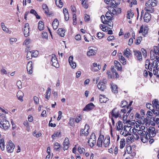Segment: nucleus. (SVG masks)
<instances>
[{
  "label": "nucleus",
  "mask_w": 159,
  "mask_h": 159,
  "mask_svg": "<svg viewBox=\"0 0 159 159\" xmlns=\"http://www.w3.org/2000/svg\"><path fill=\"white\" fill-rule=\"evenodd\" d=\"M10 126V124L8 121L5 119H0V127L5 130L7 129Z\"/></svg>",
  "instance_id": "obj_1"
},
{
  "label": "nucleus",
  "mask_w": 159,
  "mask_h": 159,
  "mask_svg": "<svg viewBox=\"0 0 159 159\" xmlns=\"http://www.w3.org/2000/svg\"><path fill=\"white\" fill-rule=\"evenodd\" d=\"M158 55L159 56V48L158 46H154L153 49L151 51L150 58L152 60H153L156 56H155Z\"/></svg>",
  "instance_id": "obj_2"
},
{
  "label": "nucleus",
  "mask_w": 159,
  "mask_h": 159,
  "mask_svg": "<svg viewBox=\"0 0 159 159\" xmlns=\"http://www.w3.org/2000/svg\"><path fill=\"white\" fill-rule=\"evenodd\" d=\"M107 80L106 79H103L100 80L98 84V87L99 89L102 91H103L106 88V84Z\"/></svg>",
  "instance_id": "obj_3"
},
{
  "label": "nucleus",
  "mask_w": 159,
  "mask_h": 159,
  "mask_svg": "<svg viewBox=\"0 0 159 159\" xmlns=\"http://www.w3.org/2000/svg\"><path fill=\"white\" fill-rule=\"evenodd\" d=\"M147 134L148 135V137L153 138L156 135V132L155 131V129L153 127H149L148 129L146 128Z\"/></svg>",
  "instance_id": "obj_4"
},
{
  "label": "nucleus",
  "mask_w": 159,
  "mask_h": 159,
  "mask_svg": "<svg viewBox=\"0 0 159 159\" xmlns=\"http://www.w3.org/2000/svg\"><path fill=\"white\" fill-rule=\"evenodd\" d=\"M88 142L91 147H93L94 144L96 143L95 135L94 133H92Z\"/></svg>",
  "instance_id": "obj_5"
},
{
  "label": "nucleus",
  "mask_w": 159,
  "mask_h": 159,
  "mask_svg": "<svg viewBox=\"0 0 159 159\" xmlns=\"http://www.w3.org/2000/svg\"><path fill=\"white\" fill-rule=\"evenodd\" d=\"M15 146L12 142L11 140H10L8 142V143L7 146V150L9 153H12L13 152Z\"/></svg>",
  "instance_id": "obj_6"
},
{
  "label": "nucleus",
  "mask_w": 159,
  "mask_h": 159,
  "mask_svg": "<svg viewBox=\"0 0 159 159\" xmlns=\"http://www.w3.org/2000/svg\"><path fill=\"white\" fill-rule=\"evenodd\" d=\"M51 61L52 62V66L56 68H58L59 66L58 62L56 56L55 54H52V55Z\"/></svg>",
  "instance_id": "obj_7"
},
{
  "label": "nucleus",
  "mask_w": 159,
  "mask_h": 159,
  "mask_svg": "<svg viewBox=\"0 0 159 159\" xmlns=\"http://www.w3.org/2000/svg\"><path fill=\"white\" fill-rule=\"evenodd\" d=\"M111 117L117 118L119 117H120L121 115L120 114L119 111L116 108H114L111 112Z\"/></svg>",
  "instance_id": "obj_8"
},
{
  "label": "nucleus",
  "mask_w": 159,
  "mask_h": 159,
  "mask_svg": "<svg viewBox=\"0 0 159 159\" xmlns=\"http://www.w3.org/2000/svg\"><path fill=\"white\" fill-rule=\"evenodd\" d=\"M89 127L88 125L87 124L85 125V128L84 129H81L80 131V135L81 136H83L84 135L87 136L88 134V130Z\"/></svg>",
  "instance_id": "obj_9"
},
{
  "label": "nucleus",
  "mask_w": 159,
  "mask_h": 159,
  "mask_svg": "<svg viewBox=\"0 0 159 159\" xmlns=\"http://www.w3.org/2000/svg\"><path fill=\"white\" fill-rule=\"evenodd\" d=\"M32 65V62L31 61H30L27 64L26 69L28 74H31L33 73Z\"/></svg>",
  "instance_id": "obj_10"
},
{
  "label": "nucleus",
  "mask_w": 159,
  "mask_h": 159,
  "mask_svg": "<svg viewBox=\"0 0 159 159\" xmlns=\"http://www.w3.org/2000/svg\"><path fill=\"white\" fill-rule=\"evenodd\" d=\"M95 107V105L92 103H90L87 105L84 108L83 110L84 111H90L92 110Z\"/></svg>",
  "instance_id": "obj_11"
},
{
  "label": "nucleus",
  "mask_w": 159,
  "mask_h": 159,
  "mask_svg": "<svg viewBox=\"0 0 159 159\" xmlns=\"http://www.w3.org/2000/svg\"><path fill=\"white\" fill-rule=\"evenodd\" d=\"M146 64L145 65V68L146 69H148L150 71L152 70V68H154V66L152 63H150L148 60H146Z\"/></svg>",
  "instance_id": "obj_12"
},
{
  "label": "nucleus",
  "mask_w": 159,
  "mask_h": 159,
  "mask_svg": "<svg viewBox=\"0 0 159 159\" xmlns=\"http://www.w3.org/2000/svg\"><path fill=\"white\" fill-rule=\"evenodd\" d=\"M157 3L156 0H149L146 3L145 5L146 6H151L153 7L155 6Z\"/></svg>",
  "instance_id": "obj_13"
},
{
  "label": "nucleus",
  "mask_w": 159,
  "mask_h": 159,
  "mask_svg": "<svg viewBox=\"0 0 159 159\" xmlns=\"http://www.w3.org/2000/svg\"><path fill=\"white\" fill-rule=\"evenodd\" d=\"M144 132L145 134L143 135H142V136H140V138L141 141L143 143H145L148 141V134L146 133V131L144 130Z\"/></svg>",
  "instance_id": "obj_14"
},
{
  "label": "nucleus",
  "mask_w": 159,
  "mask_h": 159,
  "mask_svg": "<svg viewBox=\"0 0 159 159\" xmlns=\"http://www.w3.org/2000/svg\"><path fill=\"white\" fill-rule=\"evenodd\" d=\"M151 19V15L148 12H146L145 13L143 17L144 21L148 22Z\"/></svg>",
  "instance_id": "obj_15"
},
{
  "label": "nucleus",
  "mask_w": 159,
  "mask_h": 159,
  "mask_svg": "<svg viewBox=\"0 0 159 159\" xmlns=\"http://www.w3.org/2000/svg\"><path fill=\"white\" fill-rule=\"evenodd\" d=\"M134 52L137 59L139 60H142V57L141 52L139 51H134Z\"/></svg>",
  "instance_id": "obj_16"
},
{
  "label": "nucleus",
  "mask_w": 159,
  "mask_h": 159,
  "mask_svg": "<svg viewBox=\"0 0 159 159\" xmlns=\"http://www.w3.org/2000/svg\"><path fill=\"white\" fill-rule=\"evenodd\" d=\"M156 59L157 60L153 61L152 63L154 68L157 69L159 68V58L157 56H156Z\"/></svg>",
  "instance_id": "obj_17"
},
{
  "label": "nucleus",
  "mask_w": 159,
  "mask_h": 159,
  "mask_svg": "<svg viewBox=\"0 0 159 159\" xmlns=\"http://www.w3.org/2000/svg\"><path fill=\"white\" fill-rule=\"evenodd\" d=\"M69 144L68 138H65L64 141L63 143L64 146V150L67 149L69 147Z\"/></svg>",
  "instance_id": "obj_18"
},
{
  "label": "nucleus",
  "mask_w": 159,
  "mask_h": 159,
  "mask_svg": "<svg viewBox=\"0 0 159 159\" xmlns=\"http://www.w3.org/2000/svg\"><path fill=\"white\" fill-rule=\"evenodd\" d=\"M116 130L120 131L121 130H123V125L122 122L119 120L116 124Z\"/></svg>",
  "instance_id": "obj_19"
},
{
  "label": "nucleus",
  "mask_w": 159,
  "mask_h": 159,
  "mask_svg": "<svg viewBox=\"0 0 159 159\" xmlns=\"http://www.w3.org/2000/svg\"><path fill=\"white\" fill-rule=\"evenodd\" d=\"M108 100V98L104 95H100L99 101L101 103H106Z\"/></svg>",
  "instance_id": "obj_20"
},
{
  "label": "nucleus",
  "mask_w": 159,
  "mask_h": 159,
  "mask_svg": "<svg viewBox=\"0 0 159 159\" xmlns=\"http://www.w3.org/2000/svg\"><path fill=\"white\" fill-rule=\"evenodd\" d=\"M104 139L103 136L100 135L98 139L97 142V146L99 147H102V141Z\"/></svg>",
  "instance_id": "obj_21"
},
{
  "label": "nucleus",
  "mask_w": 159,
  "mask_h": 159,
  "mask_svg": "<svg viewBox=\"0 0 159 159\" xmlns=\"http://www.w3.org/2000/svg\"><path fill=\"white\" fill-rule=\"evenodd\" d=\"M103 143L105 147L108 146L110 143V138L109 136H107L105 138Z\"/></svg>",
  "instance_id": "obj_22"
},
{
  "label": "nucleus",
  "mask_w": 159,
  "mask_h": 159,
  "mask_svg": "<svg viewBox=\"0 0 159 159\" xmlns=\"http://www.w3.org/2000/svg\"><path fill=\"white\" fill-rule=\"evenodd\" d=\"M112 91L114 93H118V87L117 85L114 84H111Z\"/></svg>",
  "instance_id": "obj_23"
},
{
  "label": "nucleus",
  "mask_w": 159,
  "mask_h": 159,
  "mask_svg": "<svg viewBox=\"0 0 159 159\" xmlns=\"http://www.w3.org/2000/svg\"><path fill=\"white\" fill-rule=\"evenodd\" d=\"M57 32L61 37H64L65 36V30L64 29H59L57 30Z\"/></svg>",
  "instance_id": "obj_24"
},
{
  "label": "nucleus",
  "mask_w": 159,
  "mask_h": 159,
  "mask_svg": "<svg viewBox=\"0 0 159 159\" xmlns=\"http://www.w3.org/2000/svg\"><path fill=\"white\" fill-rule=\"evenodd\" d=\"M24 93L21 91H18L17 94V97L18 99L20 101H23V97Z\"/></svg>",
  "instance_id": "obj_25"
},
{
  "label": "nucleus",
  "mask_w": 159,
  "mask_h": 159,
  "mask_svg": "<svg viewBox=\"0 0 159 159\" xmlns=\"http://www.w3.org/2000/svg\"><path fill=\"white\" fill-rule=\"evenodd\" d=\"M52 24L53 29L54 30H56L57 29L59 25L58 21L57 20V19H55L53 21L52 23Z\"/></svg>",
  "instance_id": "obj_26"
},
{
  "label": "nucleus",
  "mask_w": 159,
  "mask_h": 159,
  "mask_svg": "<svg viewBox=\"0 0 159 159\" xmlns=\"http://www.w3.org/2000/svg\"><path fill=\"white\" fill-rule=\"evenodd\" d=\"M130 52L131 51L130 49L128 48H127L124 51V55L125 56L127 57L128 58L129 57V56L131 55Z\"/></svg>",
  "instance_id": "obj_27"
},
{
  "label": "nucleus",
  "mask_w": 159,
  "mask_h": 159,
  "mask_svg": "<svg viewBox=\"0 0 159 159\" xmlns=\"http://www.w3.org/2000/svg\"><path fill=\"white\" fill-rule=\"evenodd\" d=\"M38 28L40 30H42L44 29V25L43 22L40 20L38 23Z\"/></svg>",
  "instance_id": "obj_28"
},
{
  "label": "nucleus",
  "mask_w": 159,
  "mask_h": 159,
  "mask_svg": "<svg viewBox=\"0 0 159 159\" xmlns=\"http://www.w3.org/2000/svg\"><path fill=\"white\" fill-rule=\"evenodd\" d=\"M151 120V121H155L157 124L159 123V116L155 115V117H152L151 118L150 120Z\"/></svg>",
  "instance_id": "obj_29"
},
{
  "label": "nucleus",
  "mask_w": 159,
  "mask_h": 159,
  "mask_svg": "<svg viewBox=\"0 0 159 159\" xmlns=\"http://www.w3.org/2000/svg\"><path fill=\"white\" fill-rule=\"evenodd\" d=\"M0 147L2 151L4 149L5 144L4 142V139L2 138L0 140Z\"/></svg>",
  "instance_id": "obj_30"
},
{
  "label": "nucleus",
  "mask_w": 159,
  "mask_h": 159,
  "mask_svg": "<svg viewBox=\"0 0 159 159\" xmlns=\"http://www.w3.org/2000/svg\"><path fill=\"white\" fill-rule=\"evenodd\" d=\"M1 25L2 30L4 31L7 33H8L9 32L8 29L5 25V24L4 23L2 22L1 24Z\"/></svg>",
  "instance_id": "obj_31"
},
{
  "label": "nucleus",
  "mask_w": 159,
  "mask_h": 159,
  "mask_svg": "<svg viewBox=\"0 0 159 159\" xmlns=\"http://www.w3.org/2000/svg\"><path fill=\"white\" fill-rule=\"evenodd\" d=\"M61 132L60 130H58L55 132L54 134L52 135V138L53 139H55V137H57L61 134Z\"/></svg>",
  "instance_id": "obj_32"
},
{
  "label": "nucleus",
  "mask_w": 159,
  "mask_h": 159,
  "mask_svg": "<svg viewBox=\"0 0 159 159\" xmlns=\"http://www.w3.org/2000/svg\"><path fill=\"white\" fill-rule=\"evenodd\" d=\"M96 54L95 51L93 49H91L87 52V55L88 56H90L95 55Z\"/></svg>",
  "instance_id": "obj_33"
},
{
  "label": "nucleus",
  "mask_w": 159,
  "mask_h": 159,
  "mask_svg": "<svg viewBox=\"0 0 159 159\" xmlns=\"http://www.w3.org/2000/svg\"><path fill=\"white\" fill-rule=\"evenodd\" d=\"M145 9L146 11L150 13H152L154 11V8L151 7H148V6H146V7H145Z\"/></svg>",
  "instance_id": "obj_34"
},
{
  "label": "nucleus",
  "mask_w": 159,
  "mask_h": 159,
  "mask_svg": "<svg viewBox=\"0 0 159 159\" xmlns=\"http://www.w3.org/2000/svg\"><path fill=\"white\" fill-rule=\"evenodd\" d=\"M120 148H123L125 146V139H121L120 142Z\"/></svg>",
  "instance_id": "obj_35"
},
{
  "label": "nucleus",
  "mask_w": 159,
  "mask_h": 159,
  "mask_svg": "<svg viewBox=\"0 0 159 159\" xmlns=\"http://www.w3.org/2000/svg\"><path fill=\"white\" fill-rule=\"evenodd\" d=\"M61 148L60 144L57 142L55 143L54 144V149L57 151H59Z\"/></svg>",
  "instance_id": "obj_36"
},
{
  "label": "nucleus",
  "mask_w": 159,
  "mask_h": 159,
  "mask_svg": "<svg viewBox=\"0 0 159 159\" xmlns=\"http://www.w3.org/2000/svg\"><path fill=\"white\" fill-rule=\"evenodd\" d=\"M127 151L128 154H130L132 152V148L130 146H128L126 147V150H125V152Z\"/></svg>",
  "instance_id": "obj_37"
},
{
  "label": "nucleus",
  "mask_w": 159,
  "mask_h": 159,
  "mask_svg": "<svg viewBox=\"0 0 159 159\" xmlns=\"http://www.w3.org/2000/svg\"><path fill=\"white\" fill-rule=\"evenodd\" d=\"M120 61L123 64L125 65L126 64V60L124 57L121 56V57H120Z\"/></svg>",
  "instance_id": "obj_38"
},
{
  "label": "nucleus",
  "mask_w": 159,
  "mask_h": 159,
  "mask_svg": "<svg viewBox=\"0 0 159 159\" xmlns=\"http://www.w3.org/2000/svg\"><path fill=\"white\" fill-rule=\"evenodd\" d=\"M110 15H111V14L108 11H107L106 14V15H105L106 17V18H107V19L108 20H112V18L110 16Z\"/></svg>",
  "instance_id": "obj_39"
},
{
  "label": "nucleus",
  "mask_w": 159,
  "mask_h": 159,
  "mask_svg": "<svg viewBox=\"0 0 159 159\" xmlns=\"http://www.w3.org/2000/svg\"><path fill=\"white\" fill-rule=\"evenodd\" d=\"M32 57H36L38 56L39 52L37 51H32Z\"/></svg>",
  "instance_id": "obj_40"
},
{
  "label": "nucleus",
  "mask_w": 159,
  "mask_h": 159,
  "mask_svg": "<svg viewBox=\"0 0 159 159\" xmlns=\"http://www.w3.org/2000/svg\"><path fill=\"white\" fill-rule=\"evenodd\" d=\"M134 13L133 12H131V11H128L127 12V18L129 19H130V17L131 18L133 17Z\"/></svg>",
  "instance_id": "obj_41"
},
{
  "label": "nucleus",
  "mask_w": 159,
  "mask_h": 159,
  "mask_svg": "<svg viewBox=\"0 0 159 159\" xmlns=\"http://www.w3.org/2000/svg\"><path fill=\"white\" fill-rule=\"evenodd\" d=\"M127 105V102L125 101H122L120 103V106L121 108L125 107Z\"/></svg>",
  "instance_id": "obj_42"
},
{
  "label": "nucleus",
  "mask_w": 159,
  "mask_h": 159,
  "mask_svg": "<svg viewBox=\"0 0 159 159\" xmlns=\"http://www.w3.org/2000/svg\"><path fill=\"white\" fill-rule=\"evenodd\" d=\"M27 59L28 60L31 59L32 57V52L30 51H28L27 52Z\"/></svg>",
  "instance_id": "obj_43"
},
{
  "label": "nucleus",
  "mask_w": 159,
  "mask_h": 159,
  "mask_svg": "<svg viewBox=\"0 0 159 159\" xmlns=\"http://www.w3.org/2000/svg\"><path fill=\"white\" fill-rule=\"evenodd\" d=\"M120 134L124 136L125 137L129 135H130L131 134L129 132H125L124 130L123 131H121L120 132Z\"/></svg>",
  "instance_id": "obj_44"
},
{
  "label": "nucleus",
  "mask_w": 159,
  "mask_h": 159,
  "mask_svg": "<svg viewBox=\"0 0 159 159\" xmlns=\"http://www.w3.org/2000/svg\"><path fill=\"white\" fill-rule=\"evenodd\" d=\"M97 68V64L96 63H94L93 64V66H91V70L94 71V70H95L96 68Z\"/></svg>",
  "instance_id": "obj_45"
},
{
  "label": "nucleus",
  "mask_w": 159,
  "mask_h": 159,
  "mask_svg": "<svg viewBox=\"0 0 159 159\" xmlns=\"http://www.w3.org/2000/svg\"><path fill=\"white\" fill-rule=\"evenodd\" d=\"M73 24L74 25H75L76 24V20H77V19H76V14H73Z\"/></svg>",
  "instance_id": "obj_46"
},
{
  "label": "nucleus",
  "mask_w": 159,
  "mask_h": 159,
  "mask_svg": "<svg viewBox=\"0 0 159 159\" xmlns=\"http://www.w3.org/2000/svg\"><path fill=\"white\" fill-rule=\"evenodd\" d=\"M158 69H154L153 70V73L154 75H156L157 76H159V70H158Z\"/></svg>",
  "instance_id": "obj_47"
},
{
  "label": "nucleus",
  "mask_w": 159,
  "mask_h": 159,
  "mask_svg": "<svg viewBox=\"0 0 159 159\" xmlns=\"http://www.w3.org/2000/svg\"><path fill=\"white\" fill-rule=\"evenodd\" d=\"M97 35L98 38L99 39H102L104 36V34L103 33H101L100 32L98 33Z\"/></svg>",
  "instance_id": "obj_48"
},
{
  "label": "nucleus",
  "mask_w": 159,
  "mask_h": 159,
  "mask_svg": "<svg viewBox=\"0 0 159 159\" xmlns=\"http://www.w3.org/2000/svg\"><path fill=\"white\" fill-rule=\"evenodd\" d=\"M101 20L103 24H106L107 22V20H105V17L104 16H103V15L101 17Z\"/></svg>",
  "instance_id": "obj_49"
},
{
  "label": "nucleus",
  "mask_w": 159,
  "mask_h": 159,
  "mask_svg": "<svg viewBox=\"0 0 159 159\" xmlns=\"http://www.w3.org/2000/svg\"><path fill=\"white\" fill-rule=\"evenodd\" d=\"M130 128H129V127L128 126H126L125 125L123 127V130L125 131V132H129V131L130 130Z\"/></svg>",
  "instance_id": "obj_50"
},
{
  "label": "nucleus",
  "mask_w": 159,
  "mask_h": 159,
  "mask_svg": "<svg viewBox=\"0 0 159 159\" xmlns=\"http://www.w3.org/2000/svg\"><path fill=\"white\" fill-rule=\"evenodd\" d=\"M116 68L119 71H121L122 70V68L121 67L120 64H118L116 65H115Z\"/></svg>",
  "instance_id": "obj_51"
},
{
  "label": "nucleus",
  "mask_w": 159,
  "mask_h": 159,
  "mask_svg": "<svg viewBox=\"0 0 159 159\" xmlns=\"http://www.w3.org/2000/svg\"><path fill=\"white\" fill-rule=\"evenodd\" d=\"M17 85L19 89H20L22 88V84L20 80L18 81L17 83Z\"/></svg>",
  "instance_id": "obj_52"
},
{
  "label": "nucleus",
  "mask_w": 159,
  "mask_h": 159,
  "mask_svg": "<svg viewBox=\"0 0 159 159\" xmlns=\"http://www.w3.org/2000/svg\"><path fill=\"white\" fill-rule=\"evenodd\" d=\"M112 78H117L119 77V75L116 72H113V73H112Z\"/></svg>",
  "instance_id": "obj_53"
},
{
  "label": "nucleus",
  "mask_w": 159,
  "mask_h": 159,
  "mask_svg": "<svg viewBox=\"0 0 159 159\" xmlns=\"http://www.w3.org/2000/svg\"><path fill=\"white\" fill-rule=\"evenodd\" d=\"M146 107L147 108L152 111V109L151 107H153V106L151 104L147 103L146 104Z\"/></svg>",
  "instance_id": "obj_54"
},
{
  "label": "nucleus",
  "mask_w": 159,
  "mask_h": 159,
  "mask_svg": "<svg viewBox=\"0 0 159 159\" xmlns=\"http://www.w3.org/2000/svg\"><path fill=\"white\" fill-rule=\"evenodd\" d=\"M42 37L43 38H48V35L47 33L46 32L43 33L42 35Z\"/></svg>",
  "instance_id": "obj_55"
},
{
  "label": "nucleus",
  "mask_w": 159,
  "mask_h": 159,
  "mask_svg": "<svg viewBox=\"0 0 159 159\" xmlns=\"http://www.w3.org/2000/svg\"><path fill=\"white\" fill-rule=\"evenodd\" d=\"M1 72L2 74H5V75H8L9 74V72H7L6 70L4 69H2L1 70Z\"/></svg>",
  "instance_id": "obj_56"
},
{
  "label": "nucleus",
  "mask_w": 159,
  "mask_h": 159,
  "mask_svg": "<svg viewBox=\"0 0 159 159\" xmlns=\"http://www.w3.org/2000/svg\"><path fill=\"white\" fill-rule=\"evenodd\" d=\"M24 35L25 37H27L29 35L30 32L29 30H27V31L25 30H24Z\"/></svg>",
  "instance_id": "obj_57"
},
{
  "label": "nucleus",
  "mask_w": 159,
  "mask_h": 159,
  "mask_svg": "<svg viewBox=\"0 0 159 159\" xmlns=\"http://www.w3.org/2000/svg\"><path fill=\"white\" fill-rule=\"evenodd\" d=\"M137 133L138 134L140 135V136H142V135H143V134H145L144 130L143 131L141 130H138Z\"/></svg>",
  "instance_id": "obj_58"
},
{
  "label": "nucleus",
  "mask_w": 159,
  "mask_h": 159,
  "mask_svg": "<svg viewBox=\"0 0 159 159\" xmlns=\"http://www.w3.org/2000/svg\"><path fill=\"white\" fill-rule=\"evenodd\" d=\"M29 25L28 23H27L25 24L24 30H29Z\"/></svg>",
  "instance_id": "obj_59"
},
{
  "label": "nucleus",
  "mask_w": 159,
  "mask_h": 159,
  "mask_svg": "<svg viewBox=\"0 0 159 159\" xmlns=\"http://www.w3.org/2000/svg\"><path fill=\"white\" fill-rule=\"evenodd\" d=\"M141 39V37H139L138 38L136 39V42H135L136 44H139L140 43Z\"/></svg>",
  "instance_id": "obj_60"
},
{
  "label": "nucleus",
  "mask_w": 159,
  "mask_h": 159,
  "mask_svg": "<svg viewBox=\"0 0 159 159\" xmlns=\"http://www.w3.org/2000/svg\"><path fill=\"white\" fill-rule=\"evenodd\" d=\"M70 64L73 68H75L76 67V64L75 62L73 61L70 63Z\"/></svg>",
  "instance_id": "obj_61"
},
{
  "label": "nucleus",
  "mask_w": 159,
  "mask_h": 159,
  "mask_svg": "<svg viewBox=\"0 0 159 159\" xmlns=\"http://www.w3.org/2000/svg\"><path fill=\"white\" fill-rule=\"evenodd\" d=\"M81 118L80 116H78L75 118V122L77 123H79L81 121Z\"/></svg>",
  "instance_id": "obj_62"
},
{
  "label": "nucleus",
  "mask_w": 159,
  "mask_h": 159,
  "mask_svg": "<svg viewBox=\"0 0 159 159\" xmlns=\"http://www.w3.org/2000/svg\"><path fill=\"white\" fill-rule=\"evenodd\" d=\"M90 16L87 14H85L84 18V20L86 21H88L90 20Z\"/></svg>",
  "instance_id": "obj_63"
},
{
  "label": "nucleus",
  "mask_w": 159,
  "mask_h": 159,
  "mask_svg": "<svg viewBox=\"0 0 159 159\" xmlns=\"http://www.w3.org/2000/svg\"><path fill=\"white\" fill-rule=\"evenodd\" d=\"M34 103L36 104H38L39 102V99L38 98L36 97H34Z\"/></svg>",
  "instance_id": "obj_64"
}]
</instances>
